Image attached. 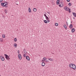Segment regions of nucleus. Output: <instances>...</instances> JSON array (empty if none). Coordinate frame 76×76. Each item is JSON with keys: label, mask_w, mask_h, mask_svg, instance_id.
Wrapping results in <instances>:
<instances>
[{"label": "nucleus", "mask_w": 76, "mask_h": 76, "mask_svg": "<svg viewBox=\"0 0 76 76\" xmlns=\"http://www.w3.org/2000/svg\"><path fill=\"white\" fill-rule=\"evenodd\" d=\"M66 24L67 25V23L66 22Z\"/></svg>", "instance_id": "nucleus-43"}, {"label": "nucleus", "mask_w": 76, "mask_h": 76, "mask_svg": "<svg viewBox=\"0 0 76 76\" xmlns=\"http://www.w3.org/2000/svg\"><path fill=\"white\" fill-rule=\"evenodd\" d=\"M5 7H7V5H5Z\"/></svg>", "instance_id": "nucleus-39"}, {"label": "nucleus", "mask_w": 76, "mask_h": 76, "mask_svg": "<svg viewBox=\"0 0 76 76\" xmlns=\"http://www.w3.org/2000/svg\"><path fill=\"white\" fill-rule=\"evenodd\" d=\"M55 26H57L58 25V24L57 23H56L55 24Z\"/></svg>", "instance_id": "nucleus-21"}, {"label": "nucleus", "mask_w": 76, "mask_h": 76, "mask_svg": "<svg viewBox=\"0 0 76 76\" xmlns=\"http://www.w3.org/2000/svg\"><path fill=\"white\" fill-rule=\"evenodd\" d=\"M33 10L34 12H36L37 11V9L34 8Z\"/></svg>", "instance_id": "nucleus-20"}, {"label": "nucleus", "mask_w": 76, "mask_h": 76, "mask_svg": "<svg viewBox=\"0 0 76 76\" xmlns=\"http://www.w3.org/2000/svg\"><path fill=\"white\" fill-rule=\"evenodd\" d=\"M2 2V1H1V0H0V3H1Z\"/></svg>", "instance_id": "nucleus-38"}, {"label": "nucleus", "mask_w": 76, "mask_h": 76, "mask_svg": "<svg viewBox=\"0 0 76 76\" xmlns=\"http://www.w3.org/2000/svg\"><path fill=\"white\" fill-rule=\"evenodd\" d=\"M71 23H72V22L71 21Z\"/></svg>", "instance_id": "nucleus-44"}, {"label": "nucleus", "mask_w": 76, "mask_h": 76, "mask_svg": "<svg viewBox=\"0 0 76 76\" xmlns=\"http://www.w3.org/2000/svg\"><path fill=\"white\" fill-rule=\"evenodd\" d=\"M69 27L70 29H72V28L73 27V25H72V24H70L69 26Z\"/></svg>", "instance_id": "nucleus-10"}, {"label": "nucleus", "mask_w": 76, "mask_h": 76, "mask_svg": "<svg viewBox=\"0 0 76 76\" xmlns=\"http://www.w3.org/2000/svg\"><path fill=\"white\" fill-rule=\"evenodd\" d=\"M73 64H70L69 65V67H70L71 68H72V66L73 65Z\"/></svg>", "instance_id": "nucleus-12"}, {"label": "nucleus", "mask_w": 76, "mask_h": 76, "mask_svg": "<svg viewBox=\"0 0 76 76\" xmlns=\"http://www.w3.org/2000/svg\"><path fill=\"white\" fill-rule=\"evenodd\" d=\"M17 5H18V4H17Z\"/></svg>", "instance_id": "nucleus-45"}, {"label": "nucleus", "mask_w": 76, "mask_h": 76, "mask_svg": "<svg viewBox=\"0 0 76 76\" xmlns=\"http://www.w3.org/2000/svg\"><path fill=\"white\" fill-rule=\"evenodd\" d=\"M44 22H45V23H47V20H44Z\"/></svg>", "instance_id": "nucleus-23"}, {"label": "nucleus", "mask_w": 76, "mask_h": 76, "mask_svg": "<svg viewBox=\"0 0 76 76\" xmlns=\"http://www.w3.org/2000/svg\"><path fill=\"white\" fill-rule=\"evenodd\" d=\"M4 3H5V4H7L6 5H7L8 4H7V2H5Z\"/></svg>", "instance_id": "nucleus-29"}, {"label": "nucleus", "mask_w": 76, "mask_h": 76, "mask_svg": "<svg viewBox=\"0 0 76 76\" xmlns=\"http://www.w3.org/2000/svg\"><path fill=\"white\" fill-rule=\"evenodd\" d=\"M18 57L20 60H21V59H22V56H21V55L19 54L18 55Z\"/></svg>", "instance_id": "nucleus-7"}, {"label": "nucleus", "mask_w": 76, "mask_h": 76, "mask_svg": "<svg viewBox=\"0 0 76 76\" xmlns=\"http://www.w3.org/2000/svg\"><path fill=\"white\" fill-rule=\"evenodd\" d=\"M72 69H73L75 70V69H76V65H75L74 64H72Z\"/></svg>", "instance_id": "nucleus-4"}, {"label": "nucleus", "mask_w": 76, "mask_h": 76, "mask_svg": "<svg viewBox=\"0 0 76 76\" xmlns=\"http://www.w3.org/2000/svg\"><path fill=\"white\" fill-rule=\"evenodd\" d=\"M18 54H19L20 53V52H19V50H18Z\"/></svg>", "instance_id": "nucleus-34"}, {"label": "nucleus", "mask_w": 76, "mask_h": 76, "mask_svg": "<svg viewBox=\"0 0 76 76\" xmlns=\"http://www.w3.org/2000/svg\"><path fill=\"white\" fill-rule=\"evenodd\" d=\"M1 5L2 6H3V7H5V6H6V5L7 4H5V3H1Z\"/></svg>", "instance_id": "nucleus-5"}, {"label": "nucleus", "mask_w": 76, "mask_h": 76, "mask_svg": "<svg viewBox=\"0 0 76 76\" xmlns=\"http://www.w3.org/2000/svg\"><path fill=\"white\" fill-rule=\"evenodd\" d=\"M47 23H48L49 22H50V20H47Z\"/></svg>", "instance_id": "nucleus-28"}, {"label": "nucleus", "mask_w": 76, "mask_h": 76, "mask_svg": "<svg viewBox=\"0 0 76 76\" xmlns=\"http://www.w3.org/2000/svg\"><path fill=\"white\" fill-rule=\"evenodd\" d=\"M75 29L74 28H72V33H73V32H75Z\"/></svg>", "instance_id": "nucleus-17"}, {"label": "nucleus", "mask_w": 76, "mask_h": 76, "mask_svg": "<svg viewBox=\"0 0 76 76\" xmlns=\"http://www.w3.org/2000/svg\"><path fill=\"white\" fill-rule=\"evenodd\" d=\"M1 0L2 1H3V0Z\"/></svg>", "instance_id": "nucleus-46"}, {"label": "nucleus", "mask_w": 76, "mask_h": 76, "mask_svg": "<svg viewBox=\"0 0 76 76\" xmlns=\"http://www.w3.org/2000/svg\"><path fill=\"white\" fill-rule=\"evenodd\" d=\"M64 9L65 10H66V11H69V13H70L71 12V11H70V9L67 7H65L64 8Z\"/></svg>", "instance_id": "nucleus-1"}, {"label": "nucleus", "mask_w": 76, "mask_h": 76, "mask_svg": "<svg viewBox=\"0 0 76 76\" xmlns=\"http://www.w3.org/2000/svg\"><path fill=\"white\" fill-rule=\"evenodd\" d=\"M58 1H59V0H58Z\"/></svg>", "instance_id": "nucleus-48"}, {"label": "nucleus", "mask_w": 76, "mask_h": 76, "mask_svg": "<svg viewBox=\"0 0 76 76\" xmlns=\"http://www.w3.org/2000/svg\"><path fill=\"white\" fill-rule=\"evenodd\" d=\"M14 45L15 47H17V44L16 43H15Z\"/></svg>", "instance_id": "nucleus-25"}, {"label": "nucleus", "mask_w": 76, "mask_h": 76, "mask_svg": "<svg viewBox=\"0 0 76 76\" xmlns=\"http://www.w3.org/2000/svg\"><path fill=\"white\" fill-rule=\"evenodd\" d=\"M73 19H75V18H73Z\"/></svg>", "instance_id": "nucleus-41"}, {"label": "nucleus", "mask_w": 76, "mask_h": 76, "mask_svg": "<svg viewBox=\"0 0 76 76\" xmlns=\"http://www.w3.org/2000/svg\"><path fill=\"white\" fill-rule=\"evenodd\" d=\"M4 56H5V58L7 60H10V58H9V56L6 54H5Z\"/></svg>", "instance_id": "nucleus-2"}, {"label": "nucleus", "mask_w": 76, "mask_h": 76, "mask_svg": "<svg viewBox=\"0 0 76 76\" xmlns=\"http://www.w3.org/2000/svg\"><path fill=\"white\" fill-rule=\"evenodd\" d=\"M59 5V7H63L64 6L63 2V1H61V2H60Z\"/></svg>", "instance_id": "nucleus-3"}, {"label": "nucleus", "mask_w": 76, "mask_h": 76, "mask_svg": "<svg viewBox=\"0 0 76 76\" xmlns=\"http://www.w3.org/2000/svg\"><path fill=\"white\" fill-rule=\"evenodd\" d=\"M45 18H46V19L47 20H48V19H49V18H48V17L46 16L45 17Z\"/></svg>", "instance_id": "nucleus-26"}, {"label": "nucleus", "mask_w": 76, "mask_h": 76, "mask_svg": "<svg viewBox=\"0 0 76 76\" xmlns=\"http://www.w3.org/2000/svg\"><path fill=\"white\" fill-rule=\"evenodd\" d=\"M48 59L49 60H50V61H53V59L48 58Z\"/></svg>", "instance_id": "nucleus-19"}, {"label": "nucleus", "mask_w": 76, "mask_h": 76, "mask_svg": "<svg viewBox=\"0 0 76 76\" xmlns=\"http://www.w3.org/2000/svg\"><path fill=\"white\" fill-rule=\"evenodd\" d=\"M73 15L75 17H76V14L75 12H73Z\"/></svg>", "instance_id": "nucleus-16"}, {"label": "nucleus", "mask_w": 76, "mask_h": 76, "mask_svg": "<svg viewBox=\"0 0 76 76\" xmlns=\"http://www.w3.org/2000/svg\"><path fill=\"white\" fill-rule=\"evenodd\" d=\"M43 59L44 60H45H45H47V58H45V57Z\"/></svg>", "instance_id": "nucleus-32"}, {"label": "nucleus", "mask_w": 76, "mask_h": 76, "mask_svg": "<svg viewBox=\"0 0 76 76\" xmlns=\"http://www.w3.org/2000/svg\"><path fill=\"white\" fill-rule=\"evenodd\" d=\"M49 12H47V13H49Z\"/></svg>", "instance_id": "nucleus-42"}, {"label": "nucleus", "mask_w": 76, "mask_h": 76, "mask_svg": "<svg viewBox=\"0 0 76 76\" xmlns=\"http://www.w3.org/2000/svg\"><path fill=\"white\" fill-rule=\"evenodd\" d=\"M0 58H1V60H2V61H4V57H3L2 56H1Z\"/></svg>", "instance_id": "nucleus-6"}, {"label": "nucleus", "mask_w": 76, "mask_h": 76, "mask_svg": "<svg viewBox=\"0 0 76 76\" xmlns=\"http://www.w3.org/2000/svg\"><path fill=\"white\" fill-rule=\"evenodd\" d=\"M0 76H1V75H0Z\"/></svg>", "instance_id": "nucleus-47"}, {"label": "nucleus", "mask_w": 76, "mask_h": 76, "mask_svg": "<svg viewBox=\"0 0 76 76\" xmlns=\"http://www.w3.org/2000/svg\"><path fill=\"white\" fill-rule=\"evenodd\" d=\"M23 57H26V54H24L23 55Z\"/></svg>", "instance_id": "nucleus-33"}, {"label": "nucleus", "mask_w": 76, "mask_h": 76, "mask_svg": "<svg viewBox=\"0 0 76 76\" xmlns=\"http://www.w3.org/2000/svg\"><path fill=\"white\" fill-rule=\"evenodd\" d=\"M23 51L25 54H27V52H26V50H25V48L23 49Z\"/></svg>", "instance_id": "nucleus-9"}, {"label": "nucleus", "mask_w": 76, "mask_h": 76, "mask_svg": "<svg viewBox=\"0 0 76 76\" xmlns=\"http://www.w3.org/2000/svg\"><path fill=\"white\" fill-rule=\"evenodd\" d=\"M68 4L69 6H72V4L71 3H69Z\"/></svg>", "instance_id": "nucleus-30"}, {"label": "nucleus", "mask_w": 76, "mask_h": 76, "mask_svg": "<svg viewBox=\"0 0 76 76\" xmlns=\"http://www.w3.org/2000/svg\"><path fill=\"white\" fill-rule=\"evenodd\" d=\"M59 1L58 0L56 1L57 4H59Z\"/></svg>", "instance_id": "nucleus-22"}, {"label": "nucleus", "mask_w": 76, "mask_h": 76, "mask_svg": "<svg viewBox=\"0 0 76 76\" xmlns=\"http://www.w3.org/2000/svg\"><path fill=\"white\" fill-rule=\"evenodd\" d=\"M41 44H42V43H41Z\"/></svg>", "instance_id": "nucleus-49"}, {"label": "nucleus", "mask_w": 76, "mask_h": 76, "mask_svg": "<svg viewBox=\"0 0 76 76\" xmlns=\"http://www.w3.org/2000/svg\"><path fill=\"white\" fill-rule=\"evenodd\" d=\"M28 12H29V13H31V10L30 7L28 8Z\"/></svg>", "instance_id": "nucleus-11"}, {"label": "nucleus", "mask_w": 76, "mask_h": 76, "mask_svg": "<svg viewBox=\"0 0 76 76\" xmlns=\"http://www.w3.org/2000/svg\"><path fill=\"white\" fill-rule=\"evenodd\" d=\"M70 0H66V1H68V2H69L70 1Z\"/></svg>", "instance_id": "nucleus-37"}, {"label": "nucleus", "mask_w": 76, "mask_h": 76, "mask_svg": "<svg viewBox=\"0 0 76 76\" xmlns=\"http://www.w3.org/2000/svg\"><path fill=\"white\" fill-rule=\"evenodd\" d=\"M4 12L5 13H7V10L5 9L4 10Z\"/></svg>", "instance_id": "nucleus-27"}, {"label": "nucleus", "mask_w": 76, "mask_h": 76, "mask_svg": "<svg viewBox=\"0 0 76 76\" xmlns=\"http://www.w3.org/2000/svg\"><path fill=\"white\" fill-rule=\"evenodd\" d=\"M45 61H46V62H48V60H46Z\"/></svg>", "instance_id": "nucleus-36"}, {"label": "nucleus", "mask_w": 76, "mask_h": 76, "mask_svg": "<svg viewBox=\"0 0 76 76\" xmlns=\"http://www.w3.org/2000/svg\"><path fill=\"white\" fill-rule=\"evenodd\" d=\"M14 41H15V42L17 41V39L16 38H14Z\"/></svg>", "instance_id": "nucleus-24"}, {"label": "nucleus", "mask_w": 76, "mask_h": 76, "mask_svg": "<svg viewBox=\"0 0 76 76\" xmlns=\"http://www.w3.org/2000/svg\"><path fill=\"white\" fill-rule=\"evenodd\" d=\"M44 61H45V60H44V59H43L42 60V63H44Z\"/></svg>", "instance_id": "nucleus-31"}, {"label": "nucleus", "mask_w": 76, "mask_h": 76, "mask_svg": "<svg viewBox=\"0 0 76 76\" xmlns=\"http://www.w3.org/2000/svg\"><path fill=\"white\" fill-rule=\"evenodd\" d=\"M64 26L65 29H67V26H66V25L64 24Z\"/></svg>", "instance_id": "nucleus-18"}, {"label": "nucleus", "mask_w": 76, "mask_h": 76, "mask_svg": "<svg viewBox=\"0 0 76 76\" xmlns=\"http://www.w3.org/2000/svg\"><path fill=\"white\" fill-rule=\"evenodd\" d=\"M44 16H45V17H46L47 16V15H46V14H44Z\"/></svg>", "instance_id": "nucleus-35"}, {"label": "nucleus", "mask_w": 76, "mask_h": 76, "mask_svg": "<svg viewBox=\"0 0 76 76\" xmlns=\"http://www.w3.org/2000/svg\"><path fill=\"white\" fill-rule=\"evenodd\" d=\"M26 59H27V60H28V61H29V60H30V59H29V57L28 56H26Z\"/></svg>", "instance_id": "nucleus-8"}, {"label": "nucleus", "mask_w": 76, "mask_h": 76, "mask_svg": "<svg viewBox=\"0 0 76 76\" xmlns=\"http://www.w3.org/2000/svg\"><path fill=\"white\" fill-rule=\"evenodd\" d=\"M0 42H3V39L2 38H0Z\"/></svg>", "instance_id": "nucleus-13"}, {"label": "nucleus", "mask_w": 76, "mask_h": 76, "mask_svg": "<svg viewBox=\"0 0 76 76\" xmlns=\"http://www.w3.org/2000/svg\"><path fill=\"white\" fill-rule=\"evenodd\" d=\"M42 66H45V63L44 62H42Z\"/></svg>", "instance_id": "nucleus-15"}, {"label": "nucleus", "mask_w": 76, "mask_h": 76, "mask_svg": "<svg viewBox=\"0 0 76 76\" xmlns=\"http://www.w3.org/2000/svg\"><path fill=\"white\" fill-rule=\"evenodd\" d=\"M2 37L3 38H4L6 37V35L4 34H3L2 35Z\"/></svg>", "instance_id": "nucleus-14"}, {"label": "nucleus", "mask_w": 76, "mask_h": 76, "mask_svg": "<svg viewBox=\"0 0 76 76\" xmlns=\"http://www.w3.org/2000/svg\"><path fill=\"white\" fill-rule=\"evenodd\" d=\"M48 13L49 14V15H50V12H49V13Z\"/></svg>", "instance_id": "nucleus-40"}]
</instances>
